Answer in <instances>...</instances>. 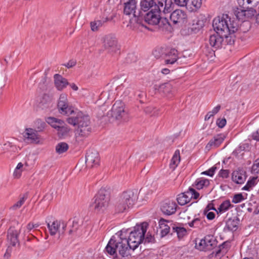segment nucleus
Segmentation results:
<instances>
[{
    "label": "nucleus",
    "mask_w": 259,
    "mask_h": 259,
    "mask_svg": "<svg viewBox=\"0 0 259 259\" xmlns=\"http://www.w3.org/2000/svg\"><path fill=\"white\" fill-rule=\"evenodd\" d=\"M244 199L243 195L241 193L235 194L232 199V202L234 203H237L240 202Z\"/></svg>",
    "instance_id": "obj_54"
},
{
    "label": "nucleus",
    "mask_w": 259,
    "mask_h": 259,
    "mask_svg": "<svg viewBox=\"0 0 259 259\" xmlns=\"http://www.w3.org/2000/svg\"><path fill=\"white\" fill-rule=\"evenodd\" d=\"M111 115L116 119H121L125 114L124 104L121 101H116L111 110Z\"/></svg>",
    "instance_id": "obj_11"
},
{
    "label": "nucleus",
    "mask_w": 259,
    "mask_h": 259,
    "mask_svg": "<svg viewBox=\"0 0 259 259\" xmlns=\"http://www.w3.org/2000/svg\"><path fill=\"white\" fill-rule=\"evenodd\" d=\"M27 197L28 193H25L20 198V200L11 207V208L13 210H16L20 208L23 204Z\"/></svg>",
    "instance_id": "obj_39"
},
{
    "label": "nucleus",
    "mask_w": 259,
    "mask_h": 259,
    "mask_svg": "<svg viewBox=\"0 0 259 259\" xmlns=\"http://www.w3.org/2000/svg\"><path fill=\"white\" fill-rule=\"evenodd\" d=\"M69 149L68 145L65 142L59 143L56 146V152L59 154H62L66 152Z\"/></svg>",
    "instance_id": "obj_38"
},
{
    "label": "nucleus",
    "mask_w": 259,
    "mask_h": 259,
    "mask_svg": "<svg viewBox=\"0 0 259 259\" xmlns=\"http://www.w3.org/2000/svg\"><path fill=\"white\" fill-rule=\"evenodd\" d=\"M145 112L150 116H157L159 114V109L153 106H148L145 108Z\"/></svg>",
    "instance_id": "obj_41"
},
{
    "label": "nucleus",
    "mask_w": 259,
    "mask_h": 259,
    "mask_svg": "<svg viewBox=\"0 0 259 259\" xmlns=\"http://www.w3.org/2000/svg\"><path fill=\"white\" fill-rule=\"evenodd\" d=\"M126 231L123 229L119 234H116L111 238L105 249L108 254L116 255V251H118L122 257L131 256V251L135 250V248L133 247L126 236L124 235Z\"/></svg>",
    "instance_id": "obj_1"
},
{
    "label": "nucleus",
    "mask_w": 259,
    "mask_h": 259,
    "mask_svg": "<svg viewBox=\"0 0 259 259\" xmlns=\"http://www.w3.org/2000/svg\"><path fill=\"white\" fill-rule=\"evenodd\" d=\"M202 0H187L186 8L190 12H195L199 9Z\"/></svg>",
    "instance_id": "obj_27"
},
{
    "label": "nucleus",
    "mask_w": 259,
    "mask_h": 259,
    "mask_svg": "<svg viewBox=\"0 0 259 259\" xmlns=\"http://www.w3.org/2000/svg\"><path fill=\"white\" fill-rule=\"evenodd\" d=\"M158 4V7L160 11L166 14L171 12L172 10L171 6L173 4L171 0H157Z\"/></svg>",
    "instance_id": "obj_26"
},
{
    "label": "nucleus",
    "mask_w": 259,
    "mask_h": 259,
    "mask_svg": "<svg viewBox=\"0 0 259 259\" xmlns=\"http://www.w3.org/2000/svg\"><path fill=\"white\" fill-rule=\"evenodd\" d=\"M229 170L221 169L219 172V176L223 178H228L229 176Z\"/></svg>",
    "instance_id": "obj_59"
},
{
    "label": "nucleus",
    "mask_w": 259,
    "mask_h": 259,
    "mask_svg": "<svg viewBox=\"0 0 259 259\" xmlns=\"http://www.w3.org/2000/svg\"><path fill=\"white\" fill-rule=\"evenodd\" d=\"M67 103H68L67 96L65 94H61L58 102V109H59L61 107L64 106Z\"/></svg>",
    "instance_id": "obj_49"
},
{
    "label": "nucleus",
    "mask_w": 259,
    "mask_h": 259,
    "mask_svg": "<svg viewBox=\"0 0 259 259\" xmlns=\"http://www.w3.org/2000/svg\"><path fill=\"white\" fill-rule=\"evenodd\" d=\"M164 49L162 47L156 48L152 52L153 55L156 58H160L161 56L164 55Z\"/></svg>",
    "instance_id": "obj_44"
},
{
    "label": "nucleus",
    "mask_w": 259,
    "mask_h": 259,
    "mask_svg": "<svg viewBox=\"0 0 259 259\" xmlns=\"http://www.w3.org/2000/svg\"><path fill=\"white\" fill-rule=\"evenodd\" d=\"M166 24H169L168 19L165 17H162L160 15L159 16V23L157 24L160 27L162 25L164 26Z\"/></svg>",
    "instance_id": "obj_58"
},
{
    "label": "nucleus",
    "mask_w": 259,
    "mask_h": 259,
    "mask_svg": "<svg viewBox=\"0 0 259 259\" xmlns=\"http://www.w3.org/2000/svg\"><path fill=\"white\" fill-rule=\"evenodd\" d=\"M161 12L159 10H151L144 15L145 21L151 25H157L159 23V16Z\"/></svg>",
    "instance_id": "obj_17"
},
{
    "label": "nucleus",
    "mask_w": 259,
    "mask_h": 259,
    "mask_svg": "<svg viewBox=\"0 0 259 259\" xmlns=\"http://www.w3.org/2000/svg\"><path fill=\"white\" fill-rule=\"evenodd\" d=\"M158 4L157 0H141L140 2V10L146 12L149 10H159Z\"/></svg>",
    "instance_id": "obj_18"
},
{
    "label": "nucleus",
    "mask_w": 259,
    "mask_h": 259,
    "mask_svg": "<svg viewBox=\"0 0 259 259\" xmlns=\"http://www.w3.org/2000/svg\"><path fill=\"white\" fill-rule=\"evenodd\" d=\"M187 15L183 10L177 9L170 15L169 18L174 24L182 23L187 19Z\"/></svg>",
    "instance_id": "obj_16"
},
{
    "label": "nucleus",
    "mask_w": 259,
    "mask_h": 259,
    "mask_svg": "<svg viewBox=\"0 0 259 259\" xmlns=\"http://www.w3.org/2000/svg\"><path fill=\"white\" fill-rule=\"evenodd\" d=\"M209 185V180L202 178L197 179L195 182V186L197 189H202L203 187H206Z\"/></svg>",
    "instance_id": "obj_37"
},
{
    "label": "nucleus",
    "mask_w": 259,
    "mask_h": 259,
    "mask_svg": "<svg viewBox=\"0 0 259 259\" xmlns=\"http://www.w3.org/2000/svg\"><path fill=\"white\" fill-rule=\"evenodd\" d=\"M46 123L41 119H37L34 122L35 129L38 132H41L45 129Z\"/></svg>",
    "instance_id": "obj_40"
},
{
    "label": "nucleus",
    "mask_w": 259,
    "mask_h": 259,
    "mask_svg": "<svg viewBox=\"0 0 259 259\" xmlns=\"http://www.w3.org/2000/svg\"><path fill=\"white\" fill-rule=\"evenodd\" d=\"M177 207L178 205L175 201L166 200L161 202L160 210L164 214L170 215L175 213Z\"/></svg>",
    "instance_id": "obj_13"
},
{
    "label": "nucleus",
    "mask_w": 259,
    "mask_h": 259,
    "mask_svg": "<svg viewBox=\"0 0 259 259\" xmlns=\"http://www.w3.org/2000/svg\"><path fill=\"white\" fill-rule=\"evenodd\" d=\"M218 126L220 128H223L226 124V120L225 118L219 119L217 121Z\"/></svg>",
    "instance_id": "obj_61"
},
{
    "label": "nucleus",
    "mask_w": 259,
    "mask_h": 259,
    "mask_svg": "<svg viewBox=\"0 0 259 259\" xmlns=\"http://www.w3.org/2000/svg\"><path fill=\"white\" fill-rule=\"evenodd\" d=\"M225 136L223 135H217L211 139L205 146V149L209 150L212 147H218L223 142Z\"/></svg>",
    "instance_id": "obj_24"
},
{
    "label": "nucleus",
    "mask_w": 259,
    "mask_h": 259,
    "mask_svg": "<svg viewBox=\"0 0 259 259\" xmlns=\"http://www.w3.org/2000/svg\"><path fill=\"white\" fill-rule=\"evenodd\" d=\"M180 161V151L179 150H177L173 157L171 160V162L170 163V166L171 168L175 169L176 166L178 165Z\"/></svg>",
    "instance_id": "obj_36"
},
{
    "label": "nucleus",
    "mask_w": 259,
    "mask_h": 259,
    "mask_svg": "<svg viewBox=\"0 0 259 259\" xmlns=\"http://www.w3.org/2000/svg\"><path fill=\"white\" fill-rule=\"evenodd\" d=\"M54 78L55 87L59 91L62 90L69 84L67 80L59 74H55Z\"/></svg>",
    "instance_id": "obj_25"
},
{
    "label": "nucleus",
    "mask_w": 259,
    "mask_h": 259,
    "mask_svg": "<svg viewBox=\"0 0 259 259\" xmlns=\"http://www.w3.org/2000/svg\"><path fill=\"white\" fill-rule=\"evenodd\" d=\"M187 193L190 196L191 199L193 198L195 199L198 198L199 196V193L197 192L194 189L190 188L189 190L187 192Z\"/></svg>",
    "instance_id": "obj_50"
},
{
    "label": "nucleus",
    "mask_w": 259,
    "mask_h": 259,
    "mask_svg": "<svg viewBox=\"0 0 259 259\" xmlns=\"http://www.w3.org/2000/svg\"><path fill=\"white\" fill-rule=\"evenodd\" d=\"M249 145L247 144H243L239 146V147L236 149L235 151L237 153H240L241 151H244L245 150L246 147H248Z\"/></svg>",
    "instance_id": "obj_64"
},
{
    "label": "nucleus",
    "mask_w": 259,
    "mask_h": 259,
    "mask_svg": "<svg viewBox=\"0 0 259 259\" xmlns=\"http://www.w3.org/2000/svg\"><path fill=\"white\" fill-rule=\"evenodd\" d=\"M174 3L176 5L180 7H186L187 6V0H174Z\"/></svg>",
    "instance_id": "obj_60"
},
{
    "label": "nucleus",
    "mask_w": 259,
    "mask_h": 259,
    "mask_svg": "<svg viewBox=\"0 0 259 259\" xmlns=\"http://www.w3.org/2000/svg\"><path fill=\"white\" fill-rule=\"evenodd\" d=\"M194 220L195 222L196 228H200L204 227V222H205L204 220H202L200 218H196L194 219Z\"/></svg>",
    "instance_id": "obj_57"
},
{
    "label": "nucleus",
    "mask_w": 259,
    "mask_h": 259,
    "mask_svg": "<svg viewBox=\"0 0 259 259\" xmlns=\"http://www.w3.org/2000/svg\"><path fill=\"white\" fill-rule=\"evenodd\" d=\"M23 167V164L21 162H19L17 167H16L13 176L15 178L18 179L21 176L22 171H23L22 168Z\"/></svg>",
    "instance_id": "obj_43"
},
{
    "label": "nucleus",
    "mask_w": 259,
    "mask_h": 259,
    "mask_svg": "<svg viewBox=\"0 0 259 259\" xmlns=\"http://www.w3.org/2000/svg\"><path fill=\"white\" fill-rule=\"evenodd\" d=\"M166 223H167V222L163 219H161L159 221V226L160 229L161 236L162 237L167 235L170 231V227Z\"/></svg>",
    "instance_id": "obj_28"
},
{
    "label": "nucleus",
    "mask_w": 259,
    "mask_h": 259,
    "mask_svg": "<svg viewBox=\"0 0 259 259\" xmlns=\"http://www.w3.org/2000/svg\"><path fill=\"white\" fill-rule=\"evenodd\" d=\"M232 207H233V205L231 204L230 200H228L224 201L221 204L218 208V210H217L215 208H213V209L215 210L217 213H222L226 211L230 208Z\"/></svg>",
    "instance_id": "obj_33"
},
{
    "label": "nucleus",
    "mask_w": 259,
    "mask_h": 259,
    "mask_svg": "<svg viewBox=\"0 0 259 259\" xmlns=\"http://www.w3.org/2000/svg\"><path fill=\"white\" fill-rule=\"evenodd\" d=\"M217 241L212 235H207L203 239L200 240L199 242L195 243V247L201 251H208L213 249L217 245Z\"/></svg>",
    "instance_id": "obj_9"
},
{
    "label": "nucleus",
    "mask_w": 259,
    "mask_h": 259,
    "mask_svg": "<svg viewBox=\"0 0 259 259\" xmlns=\"http://www.w3.org/2000/svg\"><path fill=\"white\" fill-rule=\"evenodd\" d=\"M103 47L108 53L113 55L118 53L119 47L115 36L111 34L105 36L103 38Z\"/></svg>",
    "instance_id": "obj_7"
},
{
    "label": "nucleus",
    "mask_w": 259,
    "mask_h": 259,
    "mask_svg": "<svg viewBox=\"0 0 259 259\" xmlns=\"http://www.w3.org/2000/svg\"><path fill=\"white\" fill-rule=\"evenodd\" d=\"M217 169V167L215 166H212L210 168H209L208 170H206L204 171H203L201 174L204 175H207L210 177H212L213 176L214 173Z\"/></svg>",
    "instance_id": "obj_55"
},
{
    "label": "nucleus",
    "mask_w": 259,
    "mask_h": 259,
    "mask_svg": "<svg viewBox=\"0 0 259 259\" xmlns=\"http://www.w3.org/2000/svg\"><path fill=\"white\" fill-rule=\"evenodd\" d=\"M51 104V100L49 96L47 94H44L39 103L38 106L42 109H45L49 108Z\"/></svg>",
    "instance_id": "obj_30"
},
{
    "label": "nucleus",
    "mask_w": 259,
    "mask_h": 259,
    "mask_svg": "<svg viewBox=\"0 0 259 259\" xmlns=\"http://www.w3.org/2000/svg\"><path fill=\"white\" fill-rule=\"evenodd\" d=\"M212 26L215 32L221 35L225 33H235L238 29L237 24L234 21L231 22L228 15L215 18L213 21Z\"/></svg>",
    "instance_id": "obj_3"
},
{
    "label": "nucleus",
    "mask_w": 259,
    "mask_h": 259,
    "mask_svg": "<svg viewBox=\"0 0 259 259\" xmlns=\"http://www.w3.org/2000/svg\"><path fill=\"white\" fill-rule=\"evenodd\" d=\"M38 132L32 128H26L25 129L24 137L31 143L37 142L39 141V136Z\"/></svg>",
    "instance_id": "obj_23"
},
{
    "label": "nucleus",
    "mask_w": 259,
    "mask_h": 259,
    "mask_svg": "<svg viewBox=\"0 0 259 259\" xmlns=\"http://www.w3.org/2000/svg\"><path fill=\"white\" fill-rule=\"evenodd\" d=\"M145 243H154L155 242V239L153 236L148 232L146 237H144V242Z\"/></svg>",
    "instance_id": "obj_53"
},
{
    "label": "nucleus",
    "mask_w": 259,
    "mask_h": 259,
    "mask_svg": "<svg viewBox=\"0 0 259 259\" xmlns=\"http://www.w3.org/2000/svg\"><path fill=\"white\" fill-rule=\"evenodd\" d=\"M51 235H55L57 232H58L60 236L64 234L66 228V225L64 223H61L57 220L54 221L52 224L50 223L47 224Z\"/></svg>",
    "instance_id": "obj_12"
},
{
    "label": "nucleus",
    "mask_w": 259,
    "mask_h": 259,
    "mask_svg": "<svg viewBox=\"0 0 259 259\" xmlns=\"http://www.w3.org/2000/svg\"><path fill=\"white\" fill-rule=\"evenodd\" d=\"M209 42L213 50L222 48L225 44L223 35L217 32L210 35Z\"/></svg>",
    "instance_id": "obj_14"
},
{
    "label": "nucleus",
    "mask_w": 259,
    "mask_h": 259,
    "mask_svg": "<svg viewBox=\"0 0 259 259\" xmlns=\"http://www.w3.org/2000/svg\"><path fill=\"white\" fill-rule=\"evenodd\" d=\"M252 171L254 173H259V158H257L252 166Z\"/></svg>",
    "instance_id": "obj_56"
},
{
    "label": "nucleus",
    "mask_w": 259,
    "mask_h": 259,
    "mask_svg": "<svg viewBox=\"0 0 259 259\" xmlns=\"http://www.w3.org/2000/svg\"><path fill=\"white\" fill-rule=\"evenodd\" d=\"M256 180V178L252 177L251 179L247 181L246 184L243 187L242 190L249 191L250 188L255 185Z\"/></svg>",
    "instance_id": "obj_46"
},
{
    "label": "nucleus",
    "mask_w": 259,
    "mask_h": 259,
    "mask_svg": "<svg viewBox=\"0 0 259 259\" xmlns=\"http://www.w3.org/2000/svg\"><path fill=\"white\" fill-rule=\"evenodd\" d=\"M67 121L70 124L77 126L76 135L79 136L87 137L92 132L90 117L81 111L75 112L67 118Z\"/></svg>",
    "instance_id": "obj_2"
},
{
    "label": "nucleus",
    "mask_w": 259,
    "mask_h": 259,
    "mask_svg": "<svg viewBox=\"0 0 259 259\" xmlns=\"http://www.w3.org/2000/svg\"><path fill=\"white\" fill-rule=\"evenodd\" d=\"M71 223L72 224V228L69 230V234H71L72 233V232L77 230L78 229V223L77 222L73 221Z\"/></svg>",
    "instance_id": "obj_62"
},
{
    "label": "nucleus",
    "mask_w": 259,
    "mask_h": 259,
    "mask_svg": "<svg viewBox=\"0 0 259 259\" xmlns=\"http://www.w3.org/2000/svg\"><path fill=\"white\" fill-rule=\"evenodd\" d=\"M123 2V13L126 15L133 14L134 17L137 18V22L139 23L140 18H142L143 14L140 10H137V2L136 0H121Z\"/></svg>",
    "instance_id": "obj_8"
},
{
    "label": "nucleus",
    "mask_w": 259,
    "mask_h": 259,
    "mask_svg": "<svg viewBox=\"0 0 259 259\" xmlns=\"http://www.w3.org/2000/svg\"><path fill=\"white\" fill-rule=\"evenodd\" d=\"M137 199V196L132 190L123 192L116 203V210L118 212H123L132 207Z\"/></svg>",
    "instance_id": "obj_4"
},
{
    "label": "nucleus",
    "mask_w": 259,
    "mask_h": 259,
    "mask_svg": "<svg viewBox=\"0 0 259 259\" xmlns=\"http://www.w3.org/2000/svg\"><path fill=\"white\" fill-rule=\"evenodd\" d=\"M240 222V219L237 217L229 218L226 221V225L223 231L226 233L234 232L238 229Z\"/></svg>",
    "instance_id": "obj_15"
},
{
    "label": "nucleus",
    "mask_w": 259,
    "mask_h": 259,
    "mask_svg": "<svg viewBox=\"0 0 259 259\" xmlns=\"http://www.w3.org/2000/svg\"><path fill=\"white\" fill-rule=\"evenodd\" d=\"M100 157L98 152L95 150H89L86 154L85 163L87 166L92 168L99 165Z\"/></svg>",
    "instance_id": "obj_10"
},
{
    "label": "nucleus",
    "mask_w": 259,
    "mask_h": 259,
    "mask_svg": "<svg viewBox=\"0 0 259 259\" xmlns=\"http://www.w3.org/2000/svg\"><path fill=\"white\" fill-rule=\"evenodd\" d=\"M57 134L59 138H64L66 136L70 131V128L64 123L61 124L57 128Z\"/></svg>",
    "instance_id": "obj_34"
},
{
    "label": "nucleus",
    "mask_w": 259,
    "mask_h": 259,
    "mask_svg": "<svg viewBox=\"0 0 259 259\" xmlns=\"http://www.w3.org/2000/svg\"><path fill=\"white\" fill-rule=\"evenodd\" d=\"M20 232V229H17L15 227H11L8 230L7 240L10 245L15 246L19 244L18 236Z\"/></svg>",
    "instance_id": "obj_19"
},
{
    "label": "nucleus",
    "mask_w": 259,
    "mask_h": 259,
    "mask_svg": "<svg viewBox=\"0 0 259 259\" xmlns=\"http://www.w3.org/2000/svg\"><path fill=\"white\" fill-rule=\"evenodd\" d=\"M127 63H131L136 61V57L134 54H128L126 58Z\"/></svg>",
    "instance_id": "obj_63"
},
{
    "label": "nucleus",
    "mask_w": 259,
    "mask_h": 259,
    "mask_svg": "<svg viewBox=\"0 0 259 259\" xmlns=\"http://www.w3.org/2000/svg\"><path fill=\"white\" fill-rule=\"evenodd\" d=\"M155 93H159L161 96H169L172 92V85L169 83H164L160 85L155 84L154 86Z\"/></svg>",
    "instance_id": "obj_21"
},
{
    "label": "nucleus",
    "mask_w": 259,
    "mask_h": 259,
    "mask_svg": "<svg viewBox=\"0 0 259 259\" xmlns=\"http://www.w3.org/2000/svg\"><path fill=\"white\" fill-rule=\"evenodd\" d=\"M110 19L107 18H102L101 20H95L90 23L91 28L92 31H96L99 28L103 26L104 23L109 21Z\"/></svg>",
    "instance_id": "obj_29"
},
{
    "label": "nucleus",
    "mask_w": 259,
    "mask_h": 259,
    "mask_svg": "<svg viewBox=\"0 0 259 259\" xmlns=\"http://www.w3.org/2000/svg\"><path fill=\"white\" fill-rule=\"evenodd\" d=\"M235 15L238 19L241 20L242 21L244 20L245 19L244 9L241 8L240 11H236L235 12Z\"/></svg>",
    "instance_id": "obj_52"
},
{
    "label": "nucleus",
    "mask_w": 259,
    "mask_h": 259,
    "mask_svg": "<svg viewBox=\"0 0 259 259\" xmlns=\"http://www.w3.org/2000/svg\"><path fill=\"white\" fill-rule=\"evenodd\" d=\"M135 96L141 103H143L144 99L146 97V94L143 91H137L135 93Z\"/></svg>",
    "instance_id": "obj_51"
},
{
    "label": "nucleus",
    "mask_w": 259,
    "mask_h": 259,
    "mask_svg": "<svg viewBox=\"0 0 259 259\" xmlns=\"http://www.w3.org/2000/svg\"><path fill=\"white\" fill-rule=\"evenodd\" d=\"M178 51L175 49H169L165 50V63L166 64H173L178 59Z\"/></svg>",
    "instance_id": "obj_22"
},
{
    "label": "nucleus",
    "mask_w": 259,
    "mask_h": 259,
    "mask_svg": "<svg viewBox=\"0 0 259 259\" xmlns=\"http://www.w3.org/2000/svg\"><path fill=\"white\" fill-rule=\"evenodd\" d=\"M221 106L218 105L216 107H215L212 111L208 112L207 114L205 116V120H208L209 118L213 116L214 115L217 114L220 110Z\"/></svg>",
    "instance_id": "obj_45"
},
{
    "label": "nucleus",
    "mask_w": 259,
    "mask_h": 259,
    "mask_svg": "<svg viewBox=\"0 0 259 259\" xmlns=\"http://www.w3.org/2000/svg\"><path fill=\"white\" fill-rule=\"evenodd\" d=\"M246 179V171L243 168L239 167L232 173V180L237 184H243Z\"/></svg>",
    "instance_id": "obj_20"
},
{
    "label": "nucleus",
    "mask_w": 259,
    "mask_h": 259,
    "mask_svg": "<svg viewBox=\"0 0 259 259\" xmlns=\"http://www.w3.org/2000/svg\"><path fill=\"white\" fill-rule=\"evenodd\" d=\"M47 122L50 124L53 127L57 129L61 124H64V121L61 119L53 117H49L47 119Z\"/></svg>",
    "instance_id": "obj_32"
},
{
    "label": "nucleus",
    "mask_w": 259,
    "mask_h": 259,
    "mask_svg": "<svg viewBox=\"0 0 259 259\" xmlns=\"http://www.w3.org/2000/svg\"><path fill=\"white\" fill-rule=\"evenodd\" d=\"M233 33H224L222 34V35H223V38L225 39H224V41H225V44H224V46H225V45H232L234 43V39L231 36H230V34H232Z\"/></svg>",
    "instance_id": "obj_47"
},
{
    "label": "nucleus",
    "mask_w": 259,
    "mask_h": 259,
    "mask_svg": "<svg viewBox=\"0 0 259 259\" xmlns=\"http://www.w3.org/2000/svg\"><path fill=\"white\" fill-rule=\"evenodd\" d=\"M172 230L174 232H177L179 238L184 237L187 233L186 229L184 227H172Z\"/></svg>",
    "instance_id": "obj_42"
},
{
    "label": "nucleus",
    "mask_w": 259,
    "mask_h": 259,
    "mask_svg": "<svg viewBox=\"0 0 259 259\" xmlns=\"http://www.w3.org/2000/svg\"><path fill=\"white\" fill-rule=\"evenodd\" d=\"M245 18H251L256 13V11L252 8L246 7L244 9Z\"/></svg>",
    "instance_id": "obj_48"
},
{
    "label": "nucleus",
    "mask_w": 259,
    "mask_h": 259,
    "mask_svg": "<svg viewBox=\"0 0 259 259\" xmlns=\"http://www.w3.org/2000/svg\"><path fill=\"white\" fill-rule=\"evenodd\" d=\"M148 226L147 223L144 222L140 225H137L134 230L130 232L127 239L135 249L141 243H143Z\"/></svg>",
    "instance_id": "obj_6"
},
{
    "label": "nucleus",
    "mask_w": 259,
    "mask_h": 259,
    "mask_svg": "<svg viewBox=\"0 0 259 259\" xmlns=\"http://www.w3.org/2000/svg\"><path fill=\"white\" fill-rule=\"evenodd\" d=\"M59 112L64 115H73V114H74L75 112L71 109V108L69 106L68 103H67L64 105V106H63L62 107H61L58 109Z\"/></svg>",
    "instance_id": "obj_35"
},
{
    "label": "nucleus",
    "mask_w": 259,
    "mask_h": 259,
    "mask_svg": "<svg viewBox=\"0 0 259 259\" xmlns=\"http://www.w3.org/2000/svg\"><path fill=\"white\" fill-rule=\"evenodd\" d=\"M110 200L109 192L101 188L94 197V201L90 204V208L96 212H103L107 207Z\"/></svg>",
    "instance_id": "obj_5"
},
{
    "label": "nucleus",
    "mask_w": 259,
    "mask_h": 259,
    "mask_svg": "<svg viewBox=\"0 0 259 259\" xmlns=\"http://www.w3.org/2000/svg\"><path fill=\"white\" fill-rule=\"evenodd\" d=\"M177 200L180 205H184L190 202L191 197L186 192L178 195Z\"/></svg>",
    "instance_id": "obj_31"
}]
</instances>
